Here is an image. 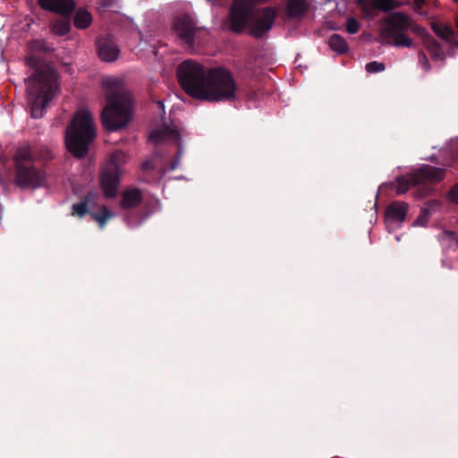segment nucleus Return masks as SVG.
Listing matches in <instances>:
<instances>
[{
    "label": "nucleus",
    "instance_id": "nucleus-1",
    "mask_svg": "<svg viewBox=\"0 0 458 458\" xmlns=\"http://www.w3.org/2000/svg\"><path fill=\"white\" fill-rule=\"evenodd\" d=\"M27 65L34 71L25 79L29 93V105L31 116L38 119L44 115L48 102L54 98L57 89L56 71L45 64L38 56L31 55L26 58Z\"/></svg>",
    "mask_w": 458,
    "mask_h": 458
},
{
    "label": "nucleus",
    "instance_id": "nucleus-10",
    "mask_svg": "<svg viewBox=\"0 0 458 458\" xmlns=\"http://www.w3.org/2000/svg\"><path fill=\"white\" fill-rule=\"evenodd\" d=\"M173 30L181 44L191 53L197 52L208 35L207 30L198 27L193 19L186 14L174 18Z\"/></svg>",
    "mask_w": 458,
    "mask_h": 458
},
{
    "label": "nucleus",
    "instance_id": "nucleus-31",
    "mask_svg": "<svg viewBox=\"0 0 458 458\" xmlns=\"http://www.w3.org/2000/svg\"><path fill=\"white\" fill-rule=\"evenodd\" d=\"M34 47H36L38 50H41L44 53H49L52 52L54 49L50 46L47 45V43L44 40H35L33 42Z\"/></svg>",
    "mask_w": 458,
    "mask_h": 458
},
{
    "label": "nucleus",
    "instance_id": "nucleus-33",
    "mask_svg": "<svg viewBox=\"0 0 458 458\" xmlns=\"http://www.w3.org/2000/svg\"><path fill=\"white\" fill-rule=\"evenodd\" d=\"M429 212L427 209H423L418 218L415 220V225H425L428 222Z\"/></svg>",
    "mask_w": 458,
    "mask_h": 458
},
{
    "label": "nucleus",
    "instance_id": "nucleus-37",
    "mask_svg": "<svg viewBox=\"0 0 458 458\" xmlns=\"http://www.w3.org/2000/svg\"><path fill=\"white\" fill-rule=\"evenodd\" d=\"M158 106L161 107V108H164V104L162 101H158Z\"/></svg>",
    "mask_w": 458,
    "mask_h": 458
},
{
    "label": "nucleus",
    "instance_id": "nucleus-30",
    "mask_svg": "<svg viewBox=\"0 0 458 458\" xmlns=\"http://www.w3.org/2000/svg\"><path fill=\"white\" fill-rule=\"evenodd\" d=\"M419 64L424 70V72H428L430 70V64L423 51H420L418 55Z\"/></svg>",
    "mask_w": 458,
    "mask_h": 458
},
{
    "label": "nucleus",
    "instance_id": "nucleus-39",
    "mask_svg": "<svg viewBox=\"0 0 458 458\" xmlns=\"http://www.w3.org/2000/svg\"><path fill=\"white\" fill-rule=\"evenodd\" d=\"M208 1L215 3V2H217L218 0H208Z\"/></svg>",
    "mask_w": 458,
    "mask_h": 458
},
{
    "label": "nucleus",
    "instance_id": "nucleus-15",
    "mask_svg": "<svg viewBox=\"0 0 458 458\" xmlns=\"http://www.w3.org/2000/svg\"><path fill=\"white\" fill-rule=\"evenodd\" d=\"M98 56L106 62L114 61L119 55V49L116 44L109 37H103L98 39Z\"/></svg>",
    "mask_w": 458,
    "mask_h": 458
},
{
    "label": "nucleus",
    "instance_id": "nucleus-19",
    "mask_svg": "<svg viewBox=\"0 0 458 458\" xmlns=\"http://www.w3.org/2000/svg\"><path fill=\"white\" fill-rule=\"evenodd\" d=\"M71 18L61 16L52 20L49 23L51 32L60 37L67 35L72 30Z\"/></svg>",
    "mask_w": 458,
    "mask_h": 458
},
{
    "label": "nucleus",
    "instance_id": "nucleus-17",
    "mask_svg": "<svg viewBox=\"0 0 458 458\" xmlns=\"http://www.w3.org/2000/svg\"><path fill=\"white\" fill-rule=\"evenodd\" d=\"M308 11L306 0H287L285 13L283 14L284 20H294L301 18Z\"/></svg>",
    "mask_w": 458,
    "mask_h": 458
},
{
    "label": "nucleus",
    "instance_id": "nucleus-24",
    "mask_svg": "<svg viewBox=\"0 0 458 458\" xmlns=\"http://www.w3.org/2000/svg\"><path fill=\"white\" fill-rule=\"evenodd\" d=\"M328 45L333 51L338 54H344L349 49L347 42L339 34L332 35L328 39Z\"/></svg>",
    "mask_w": 458,
    "mask_h": 458
},
{
    "label": "nucleus",
    "instance_id": "nucleus-21",
    "mask_svg": "<svg viewBox=\"0 0 458 458\" xmlns=\"http://www.w3.org/2000/svg\"><path fill=\"white\" fill-rule=\"evenodd\" d=\"M92 23L91 13L84 8H78L73 16V24L78 30H85Z\"/></svg>",
    "mask_w": 458,
    "mask_h": 458
},
{
    "label": "nucleus",
    "instance_id": "nucleus-32",
    "mask_svg": "<svg viewBox=\"0 0 458 458\" xmlns=\"http://www.w3.org/2000/svg\"><path fill=\"white\" fill-rule=\"evenodd\" d=\"M124 220L127 224V225L131 228H133V227H136L138 225H140V219H133L132 217V212L131 211H129L125 214V216H124Z\"/></svg>",
    "mask_w": 458,
    "mask_h": 458
},
{
    "label": "nucleus",
    "instance_id": "nucleus-13",
    "mask_svg": "<svg viewBox=\"0 0 458 458\" xmlns=\"http://www.w3.org/2000/svg\"><path fill=\"white\" fill-rule=\"evenodd\" d=\"M357 4L366 16H371L373 10L389 13L402 6L397 0H357Z\"/></svg>",
    "mask_w": 458,
    "mask_h": 458
},
{
    "label": "nucleus",
    "instance_id": "nucleus-25",
    "mask_svg": "<svg viewBox=\"0 0 458 458\" xmlns=\"http://www.w3.org/2000/svg\"><path fill=\"white\" fill-rule=\"evenodd\" d=\"M32 153H33V163H35V160L47 162V161L52 159V157H53L50 149L47 147L32 148Z\"/></svg>",
    "mask_w": 458,
    "mask_h": 458
},
{
    "label": "nucleus",
    "instance_id": "nucleus-36",
    "mask_svg": "<svg viewBox=\"0 0 458 458\" xmlns=\"http://www.w3.org/2000/svg\"><path fill=\"white\" fill-rule=\"evenodd\" d=\"M445 233H446V235L448 236V238L450 240H454V241H456L458 242V238L456 237V233L455 232L446 231Z\"/></svg>",
    "mask_w": 458,
    "mask_h": 458
},
{
    "label": "nucleus",
    "instance_id": "nucleus-38",
    "mask_svg": "<svg viewBox=\"0 0 458 458\" xmlns=\"http://www.w3.org/2000/svg\"><path fill=\"white\" fill-rule=\"evenodd\" d=\"M420 3V4H423L424 3V0H417V3Z\"/></svg>",
    "mask_w": 458,
    "mask_h": 458
},
{
    "label": "nucleus",
    "instance_id": "nucleus-14",
    "mask_svg": "<svg viewBox=\"0 0 458 458\" xmlns=\"http://www.w3.org/2000/svg\"><path fill=\"white\" fill-rule=\"evenodd\" d=\"M120 173L110 168H104L101 173V187L106 198H114L117 194V187Z\"/></svg>",
    "mask_w": 458,
    "mask_h": 458
},
{
    "label": "nucleus",
    "instance_id": "nucleus-29",
    "mask_svg": "<svg viewBox=\"0 0 458 458\" xmlns=\"http://www.w3.org/2000/svg\"><path fill=\"white\" fill-rule=\"evenodd\" d=\"M360 27V22L353 17H351L346 21V30L350 34H355L359 31Z\"/></svg>",
    "mask_w": 458,
    "mask_h": 458
},
{
    "label": "nucleus",
    "instance_id": "nucleus-40",
    "mask_svg": "<svg viewBox=\"0 0 458 458\" xmlns=\"http://www.w3.org/2000/svg\"><path fill=\"white\" fill-rule=\"evenodd\" d=\"M456 25H457V28H458V19H457V21H456Z\"/></svg>",
    "mask_w": 458,
    "mask_h": 458
},
{
    "label": "nucleus",
    "instance_id": "nucleus-34",
    "mask_svg": "<svg viewBox=\"0 0 458 458\" xmlns=\"http://www.w3.org/2000/svg\"><path fill=\"white\" fill-rule=\"evenodd\" d=\"M449 198L451 201L458 204V184H455L452 187V189L449 191Z\"/></svg>",
    "mask_w": 458,
    "mask_h": 458
},
{
    "label": "nucleus",
    "instance_id": "nucleus-22",
    "mask_svg": "<svg viewBox=\"0 0 458 458\" xmlns=\"http://www.w3.org/2000/svg\"><path fill=\"white\" fill-rule=\"evenodd\" d=\"M425 47L429 52L433 61H444L445 59V55L441 45L434 38L429 37L426 38Z\"/></svg>",
    "mask_w": 458,
    "mask_h": 458
},
{
    "label": "nucleus",
    "instance_id": "nucleus-8",
    "mask_svg": "<svg viewBox=\"0 0 458 458\" xmlns=\"http://www.w3.org/2000/svg\"><path fill=\"white\" fill-rule=\"evenodd\" d=\"M176 73L182 89L191 98L201 100L208 70L193 60H186L179 64Z\"/></svg>",
    "mask_w": 458,
    "mask_h": 458
},
{
    "label": "nucleus",
    "instance_id": "nucleus-5",
    "mask_svg": "<svg viewBox=\"0 0 458 458\" xmlns=\"http://www.w3.org/2000/svg\"><path fill=\"white\" fill-rule=\"evenodd\" d=\"M237 85L233 73L223 66L208 70L206 85L201 100L208 102H227L236 98Z\"/></svg>",
    "mask_w": 458,
    "mask_h": 458
},
{
    "label": "nucleus",
    "instance_id": "nucleus-4",
    "mask_svg": "<svg viewBox=\"0 0 458 458\" xmlns=\"http://www.w3.org/2000/svg\"><path fill=\"white\" fill-rule=\"evenodd\" d=\"M95 138L96 127L91 114L86 109L77 111L65 130L66 148L74 157L83 158Z\"/></svg>",
    "mask_w": 458,
    "mask_h": 458
},
{
    "label": "nucleus",
    "instance_id": "nucleus-6",
    "mask_svg": "<svg viewBox=\"0 0 458 458\" xmlns=\"http://www.w3.org/2000/svg\"><path fill=\"white\" fill-rule=\"evenodd\" d=\"M445 169L444 168L423 165L406 175L398 176L391 185L395 186L396 192L399 195L408 191L411 186L422 185L423 189L420 196L425 197L431 191L428 185L441 182L445 178Z\"/></svg>",
    "mask_w": 458,
    "mask_h": 458
},
{
    "label": "nucleus",
    "instance_id": "nucleus-27",
    "mask_svg": "<svg viewBox=\"0 0 458 458\" xmlns=\"http://www.w3.org/2000/svg\"><path fill=\"white\" fill-rule=\"evenodd\" d=\"M432 30L437 36L447 41L450 40L454 36L451 29L441 24L433 23Z\"/></svg>",
    "mask_w": 458,
    "mask_h": 458
},
{
    "label": "nucleus",
    "instance_id": "nucleus-9",
    "mask_svg": "<svg viewBox=\"0 0 458 458\" xmlns=\"http://www.w3.org/2000/svg\"><path fill=\"white\" fill-rule=\"evenodd\" d=\"M411 26L412 21L409 15L403 12H394L385 20L381 35L387 40L388 44L394 47H411L412 40L407 35V32Z\"/></svg>",
    "mask_w": 458,
    "mask_h": 458
},
{
    "label": "nucleus",
    "instance_id": "nucleus-20",
    "mask_svg": "<svg viewBox=\"0 0 458 458\" xmlns=\"http://www.w3.org/2000/svg\"><path fill=\"white\" fill-rule=\"evenodd\" d=\"M95 197L96 195L93 192L87 193L81 202L72 205V215L79 217H83L87 214L90 215L89 206L94 201Z\"/></svg>",
    "mask_w": 458,
    "mask_h": 458
},
{
    "label": "nucleus",
    "instance_id": "nucleus-7",
    "mask_svg": "<svg viewBox=\"0 0 458 458\" xmlns=\"http://www.w3.org/2000/svg\"><path fill=\"white\" fill-rule=\"evenodd\" d=\"M15 183L22 188L37 189L43 185L46 174L33 163L32 148L30 146L18 148L15 157Z\"/></svg>",
    "mask_w": 458,
    "mask_h": 458
},
{
    "label": "nucleus",
    "instance_id": "nucleus-23",
    "mask_svg": "<svg viewBox=\"0 0 458 458\" xmlns=\"http://www.w3.org/2000/svg\"><path fill=\"white\" fill-rule=\"evenodd\" d=\"M125 159L126 155L123 151L115 150L110 155L109 161L105 167L121 173V167L125 163Z\"/></svg>",
    "mask_w": 458,
    "mask_h": 458
},
{
    "label": "nucleus",
    "instance_id": "nucleus-3",
    "mask_svg": "<svg viewBox=\"0 0 458 458\" xmlns=\"http://www.w3.org/2000/svg\"><path fill=\"white\" fill-rule=\"evenodd\" d=\"M103 86L106 89L107 105L102 110L101 121L107 131H115L125 127L131 118L132 96L123 87V81L120 79H105Z\"/></svg>",
    "mask_w": 458,
    "mask_h": 458
},
{
    "label": "nucleus",
    "instance_id": "nucleus-18",
    "mask_svg": "<svg viewBox=\"0 0 458 458\" xmlns=\"http://www.w3.org/2000/svg\"><path fill=\"white\" fill-rule=\"evenodd\" d=\"M142 200V193L139 189L127 190L123 194L120 207L123 209H131L138 207Z\"/></svg>",
    "mask_w": 458,
    "mask_h": 458
},
{
    "label": "nucleus",
    "instance_id": "nucleus-11",
    "mask_svg": "<svg viewBox=\"0 0 458 458\" xmlns=\"http://www.w3.org/2000/svg\"><path fill=\"white\" fill-rule=\"evenodd\" d=\"M150 140L155 142H160L165 140H176L177 144V153L174 159L164 168V173L166 170L174 171L175 170L179 165L181 158L183 154V149L182 144L180 142V133L176 129H172L170 127H165L159 131H152L150 134Z\"/></svg>",
    "mask_w": 458,
    "mask_h": 458
},
{
    "label": "nucleus",
    "instance_id": "nucleus-28",
    "mask_svg": "<svg viewBox=\"0 0 458 458\" xmlns=\"http://www.w3.org/2000/svg\"><path fill=\"white\" fill-rule=\"evenodd\" d=\"M385 69V64L377 61L369 62L366 64V71L369 73L383 72Z\"/></svg>",
    "mask_w": 458,
    "mask_h": 458
},
{
    "label": "nucleus",
    "instance_id": "nucleus-26",
    "mask_svg": "<svg viewBox=\"0 0 458 458\" xmlns=\"http://www.w3.org/2000/svg\"><path fill=\"white\" fill-rule=\"evenodd\" d=\"M90 216L94 220H96L98 223L100 228H103L107 220L111 218L114 215L106 206H103L101 213L98 214L93 212L90 213Z\"/></svg>",
    "mask_w": 458,
    "mask_h": 458
},
{
    "label": "nucleus",
    "instance_id": "nucleus-16",
    "mask_svg": "<svg viewBox=\"0 0 458 458\" xmlns=\"http://www.w3.org/2000/svg\"><path fill=\"white\" fill-rule=\"evenodd\" d=\"M408 204L401 201H394L386 209V223H403L407 216Z\"/></svg>",
    "mask_w": 458,
    "mask_h": 458
},
{
    "label": "nucleus",
    "instance_id": "nucleus-35",
    "mask_svg": "<svg viewBox=\"0 0 458 458\" xmlns=\"http://www.w3.org/2000/svg\"><path fill=\"white\" fill-rule=\"evenodd\" d=\"M143 170H149L154 168V164L152 160H146L141 165Z\"/></svg>",
    "mask_w": 458,
    "mask_h": 458
},
{
    "label": "nucleus",
    "instance_id": "nucleus-12",
    "mask_svg": "<svg viewBox=\"0 0 458 458\" xmlns=\"http://www.w3.org/2000/svg\"><path fill=\"white\" fill-rule=\"evenodd\" d=\"M38 5L60 16L72 17L76 8L74 0H37Z\"/></svg>",
    "mask_w": 458,
    "mask_h": 458
},
{
    "label": "nucleus",
    "instance_id": "nucleus-2",
    "mask_svg": "<svg viewBox=\"0 0 458 458\" xmlns=\"http://www.w3.org/2000/svg\"><path fill=\"white\" fill-rule=\"evenodd\" d=\"M269 0H233L229 8V29L234 33H242L249 25L253 14L257 18L250 26V34L261 38L268 32L278 15L277 9L267 6L255 11V5L267 3Z\"/></svg>",
    "mask_w": 458,
    "mask_h": 458
}]
</instances>
